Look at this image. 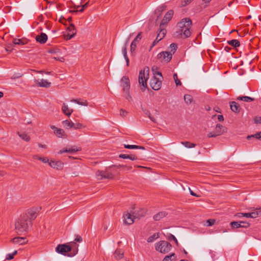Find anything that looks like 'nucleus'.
Here are the masks:
<instances>
[{
	"label": "nucleus",
	"mask_w": 261,
	"mask_h": 261,
	"mask_svg": "<svg viewBox=\"0 0 261 261\" xmlns=\"http://www.w3.org/2000/svg\"><path fill=\"white\" fill-rule=\"evenodd\" d=\"M27 216L21 215L15 222V229L18 233L26 232L31 226L32 223L30 220H27Z\"/></svg>",
	"instance_id": "nucleus-1"
},
{
	"label": "nucleus",
	"mask_w": 261,
	"mask_h": 261,
	"mask_svg": "<svg viewBox=\"0 0 261 261\" xmlns=\"http://www.w3.org/2000/svg\"><path fill=\"white\" fill-rule=\"evenodd\" d=\"M149 68L148 67H145L143 70L139 72L138 82L140 85H141L144 88H147L146 82L149 78Z\"/></svg>",
	"instance_id": "nucleus-2"
},
{
	"label": "nucleus",
	"mask_w": 261,
	"mask_h": 261,
	"mask_svg": "<svg viewBox=\"0 0 261 261\" xmlns=\"http://www.w3.org/2000/svg\"><path fill=\"white\" fill-rule=\"evenodd\" d=\"M171 245L167 241H160L155 245V250L162 253H167L171 249Z\"/></svg>",
	"instance_id": "nucleus-3"
},
{
	"label": "nucleus",
	"mask_w": 261,
	"mask_h": 261,
	"mask_svg": "<svg viewBox=\"0 0 261 261\" xmlns=\"http://www.w3.org/2000/svg\"><path fill=\"white\" fill-rule=\"evenodd\" d=\"M141 215H137L136 212H134L133 215H132L129 213H126L123 215V222L126 225H131L134 222L135 219H140L141 217H143L145 215V213L143 211H142Z\"/></svg>",
	"instance_id": "nucleus-4"
},
{
	"label": "nucleus",
	"mask_w": 261,
	"mask_h": 261,
	"mask_svg": "<svg viewBox=\"0 0 261 261\" xmlns=\"http://www.w3.org/2000/svg\"><path fill=\"white\" fill-rule=\"evenodd\" d=\"M121 86L123 88V92L125 93V96L126 98L130 100L132 99V97L129 94V80L128 77L126 76H123L121 80Z\"/></svg>",
	"instance_id": "nucleus-5"
},
{
	"label": "nucleus",
	"mask_w": 261,
	"mask_h": 261,
	"mask_svg": "<svg viewBox=\"0 0 261 261\" xmlns=\"http://www.w3.org/2000/svg\"><path fill=\"white\" fill-rule=\"evenodd\" d=\"M227 131L226 128L223 125L217 124L216 126L215 129L213 132H210L207 134L208 138L216 137L217 136L221 135Z\"/></svg>",
	"instance_id": "nucleus-6"
},
{
	"label": "nucleus",
	"mask_w": 261,
	"mask_h": 261,
	"mask_svg": "<svg viewBox=\"0 0 261 261\" xmlns=\"http://www.w3.org/2000/svg\"><path fill=\"white\" fill-rule=\"evenodd\" d=\"M192 22L191 20L189 18H186L182 19L178 23L177 26L179 27L180 30L179 31V33H182L184 30L191 28Z\"/></svg>",
	"instance_id": "nucleus-7"
},
{
	"label": "nucleus",
	"mask_w": 261,
	"mask_h": 261,
	"mask_svg": "<svg viewBox=\"0 0 261 261\" xmlns=\"http://www.w3.org/2000/svg\"><path fill=\"white\" fill-rule=\"evenodd\" d=\"M71 251V247L67 244H59L56 248V251L62 255H66V254Z\"/></svg>",
	"instance_id": "nucleus-8"
},
{
	"label": "nucleus",
	"mask_w": 261,
	"mask_h": 261,
	"mask_svg": "<svg viewBox=\"0 0 261 261\" xmlns=\"http://www.w3.org/2000/svg\"><path fill=\"white\" fill-rule=\"evenodd\" d=\"M158 58L162 62L168 63L172 58V54L169 51H162L158 55Z\"/></svg>",
	"instance_id": "nucleus-9"
},
{
	"label": "nucleus",
	"mask_w": 261,
	"mask_h": 261,
	"mask_svg": "<svg viewBox=\"0 0 261 261\" xmlns=\"http://www.w3.org/2000/svg\"><path fill=\"white\" fill-rule=\"evenodd\" d=\"M150 86L154 90H159L162 85V81L157 77H152L150 80Z\"/></svg>",
	"instance_id": "nucleus-10"
},
{
	"label": "nucleus",
	"mask_w": 261,
	"mask_h": 261,
	"mask_svg": "<svg viewBox=\"0 0 261 261\" xmlns=\"http://www.w3.org/2000/svg\"><path fill=\"white\" fill-rule=\"evenodd\" d=\"M96 176L98 180H101L103 179H112L113 177L112 173L103 171H97L96 172Z\"/></svg>",
	"instance_id": "nucleus-11"
},
{
	"label": "nucleus",
	"mask_w": 261,
	"mask_h": 261,
	"mask_svg": "<svg viewBox=\"0 0 261 261\" xmlns=\"http://www.w3.org/2000/svg\"><path fill=\"white\" fill-rule=\"evenodd\" d=\"M173 13V11L172 10H170L165 14L164 18L160 23V28H161L163 25H166L168 23V22L172 19Z\"/></svg>",
	"instance_id": "nucleus-12"
},
{
	"label": "nucleus",
	"mask_w": 261,
	"mask_h": 261,
	"mask_svg": "<svg viewBox=\"0 0 261 261\" xmlns=\"http://www.w3.org/2000/svg\"><path fill=\"white\" fill-rule=\"evenodd\" d=\"M230 225L233 228H247L250 224L246 221H233L230 223Z\"/></svg>",
	"instance_id": "nucleus-13"
},
{
	"label": "nucleus",
	"mask_w": 261,
	"mask_h": 261,
	"mask_svg": "<svg viewBox=\"0 0 261 261\" xmlns=\"http://www.w3.org/2000/svg\"><path fill=\"white\" fill-rule=\"evenodd\" d=\"M160 31L159 33L158 34L156 39L153 42L152 45L151 46V48L153 47L154 46L156 45V44L159 42L161 40H162L166 34V29L162 28V27L160 28Z\"/></svg>",
	"instance_id": "nucleus-14"
},
{
	"label": "nucleus",
	"mask_w": 261,
	"mask_h": 261,
	"mask_svg": "<svg viewBox=\"0 0 261 261\" xmlns=\"http://www.w3.org/2000/svg\"><path fill=\"white\" fill-rule=\"evenodd\" d=\"M49 165L53 168L56 170H62L64 167V164L60 161H53L50 160L49 163Z\"/></svg>",
	"instance_id": "nucleus-15"
},
{
	"label": "nucleus",
	"mask_w": 261,
	"mask_h": 261,
	"mask_svg": "<svg viewBox=\"0 0 261 261\" xmlns=\"http://www.w3.org/2000/svg\"><path fill=\"white\" fill-rule=\"evenodd\" d=\"M50 128L54 130L55 134L59 138H63L66 137L65 131L61 128H59L55 126L51 125Z\"/></svg>",
	"instance_id": "nucleus-16"
},
{
	"label": "nucleus",
	"mask_w": 261,
	"mask_h": 261,
	"mask_svg": "<svg viewBox=\"0 0 261 261\" xmlns=\"http://www.w3.org/2000/svg\"><path fill=\"white\" fill-rule=\"evenodd\" d=\"M34 83L36 86L41 87L48 88L51 85V83L50 82H48L47 80L44 79H41L40 81L35 80Z\"/></svg>",
	"instance_id": "nucleus-17"
},
{
	"label": "nucleus",
	"mask_w": 261,
	"mask_h": 261,
	"mask_svg": "<svg viewBox=\"0 0 261 261\" xmlns=\"http://www.w3.org/2000/svg\"><path fill=\"white\" fill-rule=\"evenodd\" d=\"M22 216H27L28 218L27 220H30V222H31L32 220L36 218V212L34 210H29L26 214L22 215Z\"/></svg>",
	"instance_id": "nucleus-18"
},
{
	"label": "nucleus",
	"mask_w": 261,
	"mask_h": 261,
	"mask_svg": "<svg viewBox=\"0 0 261 261\" xmlns=\"http://www.w3.org/2000/svg\"><path fill=\"white\" fill-rule=\"evenodd\" d=\"M35 39L40 43L44 44L47 40V36L45 33H42L40 35L36 36Z\"/></svg>",
	"instance_id": "nucleus-19"
},
{
	"label": "nucleus",
	"mask_w": 261,
	"mask_h": 261,
	"mask_svg": "<svg viewBox=\"0 0 261 261\" xmlns=\"http://www.w3.org/2000/svg\"><path fill=\"white\" fill-rule=\"evenodd\" d=\"M141 38V33H139L136 37L134 39L130 45V50L132 52L134 51L136 49L137 43Z\"/></svg>",
	"instance_id": "nucleus-20"
},
{
	"label": "nucleus",
	"mask_w": 261,
	"mask_h": 261,
	"mask_svg": "<svg viewBox=\"0 0 261 261\" xmlns=\"http://www.w3.org/2000/svg\"><path fill=\"white\" fill-rule=\"evenodd\" d=\"M11 241L14 244H17L19 245H22L25 244L27 240L25 238L23 237H16L13 239Z\"/></svg>",
	"instance_id": "nucleus-21"
},
{
	"label": "nucleus",
	"mask_w": 261,
	"mask_h": 261,
	"mask_svg": "<svg viewBox=\"0 0 261 261\" xmlns=\"http://www.w3.org/2000/svg\"><path fill=\"white\" fill-rule=\"evenodd\" d=\"M62 112L67 116L69 117L71 113L73 112V110L70 109L68 105L65 103H64L62 108Z\"/></svg>",
	"instance_id": "nucleus-22"
},
{
	"label": "nucleus",
	"mask_w": 261,
	"mask_h": 261,
	"mask_svg": "<svg viewBox=\"0 0 261 261\" xmlns=\"http://www.w3.org/2000/svg\"><path fill=\"white\" fill-rule=\"evenodd\" d=\"M167 213L166 212H160L158 214H155L153 218L155 221H160L163 218L165 217L167 215Z\"/></svg>",
	"instance_id": "nucleus-23"
},
{
	"label": "nucleus",
	"mask_w": 261,
	"mask_h": 261,
	"mask_svg": "<svg viewBox=\"0 0 261 261\" xmlns=\"http://www.w3.org/2000/svg\"><path fill=\"white\" fill-rule=\"evenodd\" d=\"M230 107L231 110L236 113H238L240 112V107L235 101L230 102Z\"/></svg>",
	"instance_id": "nucleus-24"
},
{
	"label": "nucleus",
	"mask_w": 261,
	"mask_h": 261,
	"mask_svg": "<svg viewBox=\"0 0 261 261\" xmlns=\"http://www.w3.org/2000/svg\"><path fill=\"white\" fill-rule=\"evenodd\" d=\"M119 157L120 158L124 159H128L132 161H135V160H136L138 159V158L136 155H133V154L129 155V154H120L119 155Z\"/></svg>",
	"instance_id": "nucleus-25"
},
{
	"label": "nucleus",
	"mask_w": 261,
	"mask_h": 261,
	"mask_svg": "<svg viewBox=\"0 0 261 261\" xmlns=\"http://www.w3.org/2000/svg\"><path fill=\"white\" fill-rule=\"evenodd\" d=\"M62 124L63 126L66 129H70L73 128V126H74V123L68 120L63 121Z\"/></svg>",
	"instance_id": "nucleus-26"
},
{
	"label": "nucleus",
	"mask_w": 261,
	"mask_h": 261,
	"mask_svg": "<svg viewBox=\"0 0 261 261\" xmlns=\"http://www.w3.org/2000/svg\"><path fill=\"white\" fill-rule=\"evenodd\" d=\"M261 215L260 208L256 209L253 212L249 213V218H255Z\"/></svg>",
	"instance_id": "nucleus-27"
},
{
	"label": "nucleus",
	"mask_w": 261,
	"mask_h": 261,
	"mask_svg": "<svg viewBox=\"0 0 261 261\" xmlns=\"http://www.w3.org/2000/svg\"><path fill=\"white\" fill-rule=\"evenodd\" d=\"M70 245H68L69 247H71V250L73 252V255H75L78 252V247L79 245L76 244V242L72 241L69 243Z\"/></svg>",
	"instance_id": "nucleus-28"
},
{
	"label": "nucleus",
	"mask_w": 261,
	"mask_h": 261,
	"mask_svg": "<svg viewBox=\"0 0 261 261\" xmlns=\"http://www.w3.org/2000/svg\"><path fill=\"white\" fill-rule=\"evenodd\" d=\"M166 8V6L165 5H162L160 7H158L155 11V14L157 16V19L160 17L161 15L162 12H163Z\"/></svg>",
	"instance_id": "nucleus-29"
},
{
	"label": "nucleus",
	"mask_w": 261,
	"mask_h": 261,
	"mask_svg": "<svg viewBox=\"0 0 261 261\" xmlns=\"http://www.w3.org/2000/svg\"><path fill=\"white\" fill-rule=\"evenodd\" d=\"M114 257L116 259H121L124 255V252L119 249V250H116L114 252Z\"/></svg>",
	"instance_id": "nucleus-30"
},
{
	"label": "nucleus",
	"mask_w": 261,
	"mask_h": 261,
	"mask_svg": "<svg viewBox=\"0 0 261 261\" xmlns=\"http://www.w3.org/2000/svg\"><path fill=\"white\" fill-rule=\"evenodd\" d=\"M238 100H243L245 102H250L254 100V98H252L249 96H238L237 99Z\"/></svg>",
	"instance_id": "nucleus-31"
},
{
	"label": "nucleus",
	"mask_w": 261,
	"mask_h": 261,
	"mask_svg": "<svg viewBox=\"0 0 261 261\" xmlns=\"http://www.w3.org/2000/svg\"><path fill=\"white\" fill-rule=\"evenodd\" d=\"M124 147L125 148H126V149H142V150L145 149V148L143 146H138V145H136L124 144Z\"/></svg>",
	"instance_id": "nucleus-32"
},
{
	"label": "nucleus",
	"mask_w": 261,
	"mask_h": 261,
	"mask_svg": "<svg viewBox=\"0 0 261 261\" xmlns=\"http://www.w3.org/2000/svg\"><path fill=\"white\" fill-rule=\"evenodd\" d=\"M175 254L172 253L169 255H166L163 261H175Z\"/></svg>",
	"instance_id": "nucleus-33"
},
{
	"label": "nucleus",
	"mask_w": 261,
	"mask_h": 261,
	"mask_svg": "<svg viewBox=\"0 0 261 261\" xmlns=\"http://www.w3.org/2000/svg\"><path fill=\"white\" fill-rule=\"evenodd\" d=\"M228 44L234 47H239L240 45V42L237 39L228 41Z\"/></svg>",
	"instance_id": "nucleus-34"
},
{
	"label": "nucleus",
	"mask_w": 261,
	"mask_h": 261,
	"mask_svg": "<svg viewBox=\"0 0 261 261\" xmlns=\"http://www.w3.org/2000/svg\"><path fill=\"white\" fill-rule=\"evenodd\" d=\"M17 134L22 140L26 142H29L30 140V137L25 133H20L17 132Z\"/></svg>",
	"instance_id": "nucleus-35"
},
{
	"label": "nucleus",
	"mask_w": 261,
	"mask_h": 261,
	"mask_svg": "<svg viewBox=\"0 0 261 261\" xmlns=\"http://www.w3.org/2000/svg\"><path fill=\"white\" fill-rule=\"evenodd\" d=\"M142 110L143 111V112L145 113V114L152 121H153V122H156L155 119L154 117L151 116V114L148 110H147L146 109H144L143 108H142Z\"/></svg>",
	"instance_id": "nucleus-36"
},
{
	"label": "nucleus",
	"mask_w": 261,
	"mask_h": 261,
	"mask_svg": "<svg viewBox=\"0 0 261 261\" xmlns=\"http://www.w3.org/2000/svg\"><path fill=\"white\" fill-rule=\"evenodd\" d=\"M184 100L187 105H190L193 101V97L190 94H186L184 96Z\"/></svg>",
	"instance_id": "nucleus-37"
},
{
	"label": "nucleus",
	"mask_w": 261,
	"mask_h": 261,
	"mask_svg": "<svg viewBox=\"0 0 261 261\" xmlns=\"http://www.w3.org/2000/svg\"><path fill=\"white\" fill-rule=\"evenodd\" d=\"M166 237V238L168 239V240H169V241L173 240L175 242V243H176V245H177V246L178 245V242L174 236L169 233L167 234Z\"/></svg>",
	"instance_id": "nucleus-38"
},
{
	"label": "nucleus",
	"mask_w": 261,
	"mask_h": 261,
	"mask_svg": "<svg viewBox=\"0 0 261 261\" xmlns=\"http://www.w3.org/2000/svg\"><path fill=\"white\" fill-rule=\"evenodd\" d=\"M71 102H75L77 104L84 106H87L88 103L87 100H84V101H80L79 99H72L71 100Z\"/></svg>",
	"instance_id": "nucleus-39"
},
{
	"label": "nucleus",
	"mask_w": 261,
	"mask_h": 261,
	"mask_svg": "<svg viewBox=\"0 0 261 261\" xmlns=\"http://www.w3.org/2000/svg\"><path fill=\"white\" fill-rule=\"evenodd\" d=\"M159 237V233H154L152 236H150L147 239V242L151 243L153 242L155 240L157 239Z\"/></svg>",
	"instance_id": "nucleus-40"
},
{
	"label": "nucleus",
	"mask_w": 261,
	"mask_h": 261,
	"mask_svg": "<svg viewBox=\"0 0 261 261\" xmlns=\"http://www.w3.org/2000/svg\"><path fill=\"white\" fill-rule=\"evenodd\" d=\"M181 143L185 146V147L190 148L195 147L196 144L194 143H192L189 142H181Z\"/></svg>",
	"instance_id": "nucleus-41"
},
{
	"label": "nucleus",
	"mask_w": 261,
	"mask_h": 261,
	"mask_svg": "<svg viewBox=\"0 0 261 261\" xmlns=\"http://www.w3.org/2000/svg\"><path fill=\"white\" fill-rule=\"evenodd\" d=\"M13 43L16 45H24L26 43V42L22 39L15 38L13 40Z\"/></svg>",
	"instance_id": "nucleus-42"
},
{
	"label": "nucleus",
	"mask_w": 261,
	"mask_h": 261,
	"mask_svg": "<svg viewBox=\"0 0 261 261\" xmlns=\"http://www.w3.org/2000/svg\"><path fill=\"white\" fill-rule=\"evenodd\" d=\"M215 219H208L204 223V225L206 226H211L215 224Z\"/></svg>",
	"instance_id": "nucleus-43"
},
{
	"label": "nucleus",
	"mask_w": 261,
	"mask_h": 261,
	"mask_svg": "<svg viewBox=\"0 0 261 261\" xmlns=\"http://www.w3.org/2000/svg\"><path fill=\"white\" fill-rule=\"evenodd\" d=\"M67 30L69 32L68 33L71 34L74 33V35L76 34V31L74 25L73 24H71L67 28Z\"/></svg>",
	"instance_id": "nucleus-44"
},
{
	"label": "nucleus",
	"mask_w": 261,
	"mask_h": 261,
	"mask_svg": "<svg viewBox=\"0 0 261 261\" xmlns=\"http://www.w3.org/2000/svg\"><path fill=\"white\" fill-rule=\"evenodd\" d=\"M157 69V67L156 66H153L152 68V71H153V77H157V76H159L160 77H162V73L160 71H154V69Z\"/></svg>",
	"instance_id": "nucleus-45"
},
{
	"label": "nucleus",
	"mask_w": 261,
	"mask_h": 261,
	"mask_svg": "<svg viewBox=\"0 0 261 261\" xmlns=\"http://www.w3.org/2000/svg\"><path fill=\"white\" fill-rule=\"evenodd\" d=\"M252 138H255L257 139H261V132L256 133V134L252 135L251 136H248L247 137V139H248V140Z\"/></svg>",
	"instance_id": "nucleus-46"
},
{
	"label": "nucleus",
	"mask_w": 261,
	"mask_h": 261,
	"mask_svg": "<svg viewBox=\"0 0 261 261\" xmlns=\"http://www.w3.org/2000/svg\"><path fill=\"white\" fill-rule=\"evenodd\" d=\"M193 0H182L180 3V6L183 7L190 4Z\"/></svg>",
	"instance_id": "nucleus-47"
},
{
	"label": "nucleus",
	"mask_w": 261,
	"mask_h": 261,
	"mask_svg": "<svg viewBox=\"0 0 261 261\" xmlns=\"http://www.w3.org/2000/svg\"><path fill=\"white\" fill-rule=\"evenodd\" d=\"M190 28H188L184 30V31H182L183 34L186 38H188L190 37L191 35V32L190 31Z\"/></svg>",
	"instance_id": "nucleus-48"
},
{
	"label": "nucleus",
	"mask_w": 261,
	"mask_h": 261,
	"mask_svg": "<svg viewBox=\"0 0 261 261\" xmlns=\"http://www.w3.org/2000/svg\"><path fill=\"white\" fill-rule=\"evenodd\" d=\"M173 79L176 86H180L181 85L180 81L178 79L177 74L176 73H174L173 74Z\"/></svg>",
	"instance_id": "nucleus-49"
},
{
	"label": "nucleus",
	"mask_w": 261,
	"mask_h": 261,
	"mask_svg": "<svg viewBox=\"0 0 261 261\" xmlns=\"http://www.w3.org/2000/svg\"><path fill=\"white\" fill-rule=\"evenodd\" d=\"M236 216L239 218H241L242 217L249 218V213H239L236 214Z\"/></svg>",
	"instance_id": "nucleus-50"
},
{
	"label": "nucleus",
	"mask_w": 261,
	"mask_h": 261,
	"mask_svg": "<svg viewBox=\"0 0 261 261\" xmlns=\"http://www.w3.org/2000/svg\"><path fill=\"white\" fill-rule=\"evenodd\" d=\"M85 125H83L82 123H76L74 124V126H73V128L75 129H77L85 128Z\"/></svg>",
	"instance_id": "nucleus-51"
},
{
	"label": "nucleus",
	"mask_w": 261,
	"mask_h": 261,
	"mask_svg": "<svg viewBox=\"0 0 261 261\" xmlns=\"http://www.w3.org/2000/svg\"><path fill=\"white\" fill-rule=\"evenodd\" d=\"M38 160L44 163H48L49 164V163L50 162V161L49 159L46 157H41L38 158Z\"/></svg>",
	"instance_id": "nucleus-52"
},
{
	"label": "nucleus",
	"mask_w": 261,
	"mask_h": 261,
	"mask_svg": "<svg viewBox=\"0 0 261 261\" xmlns=\"http://www.w3.org/2000/svg\"><path fill=\"white\" fill-rule=\"evenodd\" d=\"M74 36L75 35H74V33H71V34L67 33V34L64 35V37L66 40H70L72 38H73Z\"/></svg>",
	"instance_id": "nucleus-53"
},
{
	"label": "nucleus",
	"mask_w": 261,
	"mask_h": 261,
	"mask_svg": "<svg viewBox=\"0 0 261 261\" xmlns=\"http://www.w3.org/2000/svg\"><path fill=\"white\" fill-rule=\"evenodd\" d=\"M170 48H171V51H172L173 53H174L175 51V50H176L177 46L175 43H172L170 45Z\"/></svg>",
	"instance_id": "nucleus-54"
},
{
	"label": "nucleus",
	"mask_w": 261,
	"mask_h": 261,
	"mask_svg": "<svg viewBox=\"0 0 261 261\" xmlns=\"http://www.w3.org/2000/svg\"><path fill=\"white\" fill-rule=\"evenodd\" d=\"M82 241H83V239L81 236H80V235L75 236V238L74 240V242L81 243L82 242Z\"/></svg>",
	"instance_id": "nucleus-55"
},
{
	"label": "nucleus",
	"mask_w": 261,
	"mask_h": 261,
	"mask_svg": "<svg viewBox=\"0 0 261 261\" xmlns=\"http://www.w3.org/2000/svg\"><path fill=\"white\" fill-rule=\"evenodd\" d=\"M80 149L77 148H71V149H67L68 153H72L79 151Z\"/></svg>",
	"instance_id": "nucleus-56"
},
{
	"label": "nucleus",
	"mask_w": 261,
	"mask_h": 261,
	"mask_svg": "<svg viewBox=\"0 0 261 261\" xmlns=\"http://www.w3.org/2000/svg\"><path fill=\"white\" fill-rule=\"evenodd\" d=\"M53 59L56 60H58L60 62H63L64 61H65V59L63 57H53Z\"/></svg>",
	"instance_id": "nucleus-57"
},
{
	"label": "nucleus",
	"mask_w": 261,
	"mask_h": 261,
	"mask_svg": "<svg viewBox=\"0 0 261 261\" xmlns=\"http://www.w3.org/2000/svg\"><path fill=\"white\" fill-rule=\"evenodd\" d=\"M254 122L255 123H260L261 124V117H259V116H257V117H256L255 118H254Z\"/></svg>",
	"instance_id": "nucleus-58"
},
{
	"label": "nucleus",
	"mask_w": 261,
	"mask_h": 261,
	"mask_svg": "<svg viewBox=\"0 0 261 261\" xmlns=\"http://www.w3.org/2000/svg\"><path fill=\"white\" fill-rule=\"evenodd\" d=\"M122 54L123 55L127 54V44H125L122 48Z\"/></svg>",
	"instance_id": "nucleus-59"
},
{
	"label": "nucleus",
	"mask_w": 261,
	"mask_h": 261,
	"mask_svg": "<svg viewBox=\"0 0 261 261\" xmlns=\"http://www.w3.org/2000/svg\"><path fill=\"white\" fill-rule=\"evenodd\" d=\"M127 114V112L123 109H121L120 111V115L121 116H125Z\"/></svg>",
	"instance_id": "nucleus-60"
},
{
	"label": "nucleus",
	"mask_w": 261,
	"mask_h": 261,
	"mask_svg": "<svg viewBox=\"0 0 261 261\" xmlns=\"http://www.w3.org/2000/svg\"><path fill=\"white\" fill-rule=\"evenodd\" d=\"M189 190H190V194L192 196H195V197H199L200 196L199 195H197L196 193H195L193 191H192L190 188H189Z\"/></svg>",
	"instance_id": "nucleus-61"
},
{
	"label": "nucleus",
	"mask_w": 261,
	"mask_h": 261,
	"mask_svg": "<svg viewBox=\"0 0 261 261\" xmlns=\"http://www.w3.org/2000/svg\"><path fill=\"white\" fill-rule=\"evenodd\" d=\"M13 254H8L7 255L6 258L8 260H11L13 258Z\"/></svg>",
	"instance_id": "nucleus-62"
},
{
	"label": "nucleus",
	"mask_w": 261,
	"mask_h": 261,
	"mask_svg": "<svg viewBox=\"0 0 261 261\" xmlns=\"http://www.w3.org/2000/svg\"><path fill=\"white\" fill-rule=\"evenodd\" d=\"M218 119L219 121H223L224 120V117L222 115H219L218 116Z\"/></svg>",
	"instance_id": "nucleus-63"
},
{
	"label": "nucleus",
	"mask_w": 261,
	"mask_h": 261,
	"mask_svg": "<svg viewBox=\"0 0 261 261\" xmlns=\"http://www.w3.org/2000/svg\"><path fill=\"white\" fill-rule=\"evenodd\" d=\"M67 149L66 148L65 149L60 150V151H59L58 154H62L63 153H67Z\"/></svg>",
	"instance_id": "nucleus-64"
}]
</instances>
